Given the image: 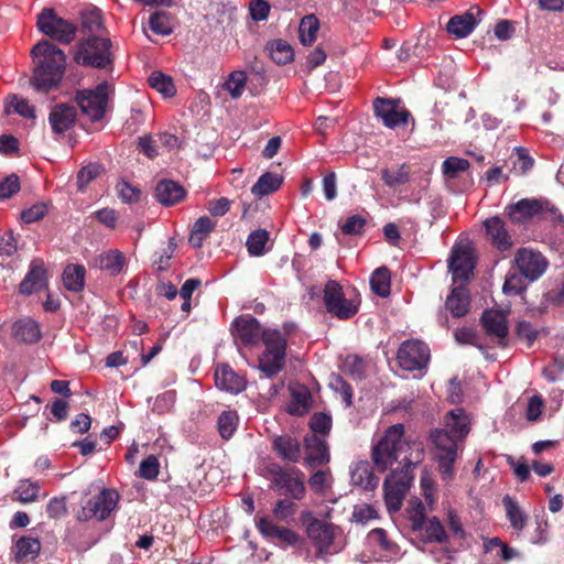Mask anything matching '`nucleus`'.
Here are the masks:
<instances>
[{
	"mask_svg": "<svg viewBox=\"0 0 564 564\" xmlns=\"http://www.w3.org/2000/svg\"><path fill=\"white\" fill-rule=\"evenodd\" d=\"M507 518L514 530L521 531L527 524V516L519 507L518 502L511 497L506 496L502 499Z\"/></svg>",
	"mask_w": 564,
	"mask_h": 564,
	"instance_id": "nucleus-38",
	"label": "nucleus"
},
{
	"mask_svg": "<svg viewBox=\"0 0 564 564\" xmlns=\"http://www.w3.org/2000/svg\"><path fill=\"white\" fill-rule=\"evenodd\" d=\"M36 66L32 77V86L39 93H47L61 82L66 56L64 52L47 41L39 42L32 48Z\"/></svg>",
	"mask_w": 564,
	"mask_h": 564,
	"instance_id": "nucleus-3",
	"label": "nucleus"
},
{
	"mask_svg": "<svg viewBox=\"0 0 564 564\" xmlns=\"http://www.w3.org/2000/svg\"><path fill=\"white\" fill-rule=\"evenodd\" d=\"M247 74L243 70L231 72L227 79L223 84L224 90H226L232 99H238L242 96L246 90Z\"/></svg>",
	"mask_w": 564,
	"mask_h": 564,
	"instance_id": "nucleus-39",
	"label": "nucleus"
},
{
	"mask_svg": "<svg viewBox=\"0 0 564 564\" xmlns=\"http://www.w3.org/2000/svg\"><path fill=\"white\" fill-rule=\"evenodd\" d=\"M7 111L17 112L24 118H35L34 107L31 106L28 100L17 96L12 97L10 100L9 105L7 106Z\"/></svg>",
	"mask_w": 564,
	"mask_h": 564,
	"instance_id": "nucleus-54",
	"label": "nucleus"
},
{
	"mask_svg": "<svg viewBox=\"0 0 564 564\" xmlns=\"http://www.w3.org/2000/svg\"><path fill=\"white\" fill-rule=\"evenodd\" d=\"M291 400L288 410L291 414L303 415L311 406V393L305 386L291 383L289 386Z\"/></svg>",
	"mask_w": 564,
	"mask_h": 564,
	"instance_id": "nucleus-26",
	"label": "nucleus"
},
{
	"mask_svg": "<svg viewBox=\"0 0 564 564\" xmlns=\"http://www.w3.org/2000/svg\"><path fill=\"white\" fill-rule=\"evenodd\" d=\"M332 426V419L325 413H315L310 421L311 434L324 436Z\"/></svg>",
	"mask_w": 564,
	"mask_h": 564,
	"instance_id": "nucleus-55",
	"label": "nucleus"
},
{
	"mask_svg": "<svg viewBox=\"0 0 564 564\" xmlns=\"http://www.w3.org/2000/svg\"><path fill=\"white\" fill-rule=\"evenodd\" d=\"M272 447L279 458L289 463H297L301 459V445L297 438L284 434L274 437Z\"/></svg>",
	"mask_w": 564,
	"mask_h": 564,
	"instance_id": "nucleus-22",
	"label": "nucleus"
},
{
	"mask_svg": "<svg viewBox=\"0 0 564 564\" xmlns=\"http://www.w3.org/2000/svg\"><path fill=\"white\" fill-rule=\"evenodd\" d=\"M110 46L111 43L108 39L89 37L78 44L74 59L85 66L106 67L111 63Z\"/></svg>",
	"mask_w": 564,
	"mask_h": 564,
	"instance_id": "nucleus-6",
	"label": "nucleus"
},
{
	"mask_svg": "<svg viewBox=\"0 0 564 564\" xmlns=\"http://www.w3.org/2000/svg\"><path fill=\"white\" fill-rule=\"evenodd\" d=\"M271 58L279 65H285L293 59L292 46L283 40H276L268 45Z\"/></svg>",
	"mask_w": 564,
	"mask_h": 564,
	"instance_id": "nucleus-41",
	"label": "nucleus"
},
{
	"mask_svg": "<svg viewBox=\"0 0 564 564\" xmlns=\"http://www.w3.org/2000/svg\"><path fill=\"white\" fill-rule=\"evenodd\" d=\"M478 23L479 20L475 18L471 11H469L465 14L453 17L448 21L446 29L448 33L454 35L455 37L464 39L474 31Z\"/></svg>",
	"mask_w": 564,
	"mask_h": 564,
	"instance_id": "nucleus-28",
	"label": "nucleus"
},
{
	"mask_svg": "<svg viewBox=\"0 0 564 564\" xmlns=\"http://www.w3.org/2000/svg\"><path fill=\"white\" fill-rule=\"evenodd\" d=\"M100 173V167L97 164H89L84 166L77 175V183L79 188L86 187Z\"/></svg>",
	"mask_w": 564,
	"mask_h": 564,
	"instance_id": "nucleus-63",
	"label": "nucleus"
},
{
	"mask_svg": "<svg viewBox=\"0 0 564 564\" xmlns=\"http://www.w3.org/2000/svg\"><path fill=\"white\" fill-rule=\"evenodd\" d=\"M111 93V85L108 82H102L93 89L78 91L76 101L84 115L93 121H98L105 116Z\"/></svg>",
	"mask_w": 564,
	"mask_h": 564,
	"instance_id": "nucleus-7",
	"label": "nucleus"
},
{
	"mask_svg": "<svg viewBox=\"0 0 564 564\" xmlns=\"http://www.w3.org/2000/svg\"><path fill=\"white\" fill-rule=\"evenodd\" d=\"M310 487L317 492H323L332 485V475L327 470L316 471L308 480Z\"/></svg>",
	"mask_w": 564,
	"mask_h": 564,
	"instance_id": "nucleus-58",
	"label": "nucleus"
},
{
	"mask_svg": "<svg viewBox=\"0 0 564 564\" xmlns=\"http://www.w3.org/2000/svg\"><path fill=\"white\" fill-rule=\"evenodd\" d=\"M469 167V162L465 159L451 156L443 162V174L448 178H456L459 173Z\"/></svg>",
	"mask_w": 564,
	"mask_h": 564,
	"instance_id": "nucleus-50",
	"label": "nucleus"
},
{
	"mask_svg": "<svg viewBox=\"0 0 564 564\" xmlns=\"http://www.w3.org/2000/svg\"><path fill=\"white\" fill-rule=\"evenodd\" d=\"M370 285L373 293L381 297H386L390 294V273L386 268L377 269L371 278Z\"/></svg>",
	"mask_w": 564,
	"mask_h": 564,
	"instance_id": "nucleus-43",
	"label": "nucleus"
},
{
	"mask_svg": "<svg viewBox=\"0 0 564 564\" xmlns=\"http://www.w3.org/2000/svg\"><path fill=\"white\" fill-rule=\"evenodd\" d=\"M305 464L314 467L329 462V453L325 437L316 434H307L304 437Z\"/></svg>",
	"mask_w": 564,
	"mask_h": 564,
	"instance_id": "nucleus-19",
	"label": "nucleus"
},
{
	"mask_svg": "<svg viewBox=\"0 0 564 564\" xmlns=\"http://www.w3.org/2000/svg\"><path fill=\"white\" fill-rule=\"evenodd\" d=\"M424 455L423 443L405 435L403 424L389 426L372 447V460L381 471L395 462L403 464L402 468L414 467L423 460Z\"/></svg>",
	"mask_w": 564,
	"mask_h": 564,
	"instance_id": "nucleus-2",
	"label": "nucleus"
},
{
	"mask_svg": "<svg viewBox=\"0 0 564 564\" xmlns=\"http://www.w3.org/2000/svg\"><path fill=\"white\" fill-rule=\"evenodd\" d=\"M516 262L521 274L530 281L539 279L547 268V261L542 253L528 249L518 251Z\"/></svg>",
	"mask_w": 564,
	"mask_h": 564,
	"instance_id": "nucleus-16",
	"label": "nucleus"
},
{
	"mask_svg": "<svg viewBox=\"0 0 564 564\" xmlns=\"http://www.w3.org/2000/svg\"><path fill=\"white\" fill-rule=\"evenodd\" d=\"M430 361V348L420 340H406L398 350V362L406 371L422 370Z\"/></svg>",
	"mask_w": 564,
	"mask_h": 564,
	"instance_id": "nucleus-13",
	"label": "nucleus"
},
{
	"mask_svg": "<svg viewBox=\"0 0 564 564\" xmlns=\"http://www.w3.org/2000/svg\"><path fill=\"white\" fill-rule=\"evenodd\" d=\"M319 30V22L313 14L306 15L301 20L299 26V37L303 45H311Z\"/></svg>",
	"mask_w": 564,
	"mask_h": 564,
	"instance_id": "nucleus-40",
	"label": "nucleus"
},
{
	"mask_svg": "<svg viewBox=\"0 0 564 564\" xmlns=\"http://www.w3.org/2000/svg\"><path fill=\"white\" fill-rule=\"evenodd\" d=\"M273 516L279 521H288L294 516L296 511V505L289 499L279 500L273 508Z\"/></svg>",
	"mask_w": 564,
	"mask_h": 564,
	"instance_id": "nucleus-56",
	"label": "nucleus"
},
{
	"mask_svg": "<svg viewBox=\"0 0 564 564\" xmlns=\"http://www.w3.org/2000/svg\"><path fill=\"white\" fill-rule=\"evenodd\" d=\"M469 306V297L464 285L457 284V286L453 288L451 294L446 301V307L451 311L453 316L460 317L464 316Z\"/></svg>",
	"mask_w": 564,
	"mask_h": 564,
	"instance_id": "nucleus-32",
	"label": "nucleus"
},
{
	"mask_svg": "<svg viewBox=\"0 0 564 564\" xmlns=\"http://www.w3.org/2000/svg\"><path fill=\"white\" fill-rule=\"evenodd\" d=\"M12 333L15 339L24 343H35L41 337L37 323L33 319H20L12 326Z\"/></svg>",
	"mask_w": 564,
	"mask_h": 564,
	"instance_id": "nucleus-33",
	"label": "nucleus"
},
{
	"mask_svg": "<svg viewBox=\"0 0 564 564\" xmlns=\"http://www.w3.org/2000/svg\"><path fill=\"white\" fill-rule=\"evenodd\" d=\"M516 160L513 161V170L517 174L523 175L533 166V160L523 148L514 149Z\"/></svg>",
	"mask_w": 564,
	"mask_h": 564,
	"instance_id": "nucleus-53",
	"label": "nucleus"
},
{
	"mask_svg": "<svg viewBox=\"0 0 564 564\" xmlns=\"http://www.w3.org/2000/svg\"><path fill=\"white\" fill-rule=\"evenodd\" d=\"M413 481L411 468L393 470L384 480V500L390 512L400 510L406 491Z\"/></svg>",
	"mask_w": 564,
	"mask_h": 564,
	"instance_id": "nucleus-11",
	"label": "nucleus"
},
{
	"mask_svg": "<svg viewBox=\"0 0 564 564\" xmlns=\"http://www.w3.org/2000/svg\"><path fill=\"white\" fill-rule=\"evenodd\" d=\"M482 327L486 333L496 338L498 343L508 335V325L506 321V313L501 311L488 310L484 312L481 317Z\"/></svg>",
	"mask_w": 564,
	"mask_h": 564,
	"instance_id": "nucleus-21",
	"label": "nucleus"
},
{
	"mask_svg": "<svg viewBox=\"0 0 564 564\" xmlns=\"http://www.w3.org/2000/svg\"><path fill=\"white\" fill-rule=\"evenodd\" d=\"M475 267L473 248L468 241H460L452 249L448 258V270L452 274L454 284H466L471 275Z\"/></svg>",
	"mask_w": 564,
	"mask_h": 564,
	"instance_id": "nucleus-10",
	"label": "nucleus"
},
{
	"mask_svg": "<svg viewBox=\"0 0 564 564\" xmlns=\"http://www.w3.org/2000/svg\"><path fill=\"white\" fill-rule=\"evenodd\" d=\"M406 514L412 530L422 531L426 520L423 503L416 499L411 500L406 508Z\"/></svg>",
	"mask_w": 564,
	"mask_h": 564,
	"instance_id": "nucleus-46",
	"label": "nucleus"
},
{
	"mask_svg": "<svg viewBox=\"0 0 564 564\" xmlns=\"http://www.w3.org/2000/svg\"><path fill=\"white\" fill-rule=\"evenodd\" d=\"M41 32L61 43H70L76 34V26L70 22L58 18L52 9H44L37 19Z\"/></svg>",
	"mask_w": 564,
	"mask_h": 564,
	"instance_id": "nucleus-12",
	"label": "nucleus"
},
{
	"mask_svg": "<svg viewBox=\"0 0 564 564\" xmlns=\"http://www.w3.org/2000/svg\"><path fill=\"white\" fill-rule=\"evenodd\" d=\"M350 480L354 486L366 490H372L378 485V479L373 476L369 464L366 462H359L351 467Z\"/></svg>",
	"mask_w": 564,
	"mask_h": 564,
	"instance_id": "nucleus-31",
	"label": "nucleus"
},
{
	"mask_svg": "<svg viewBox=\"0 0 564 564\" xmlns=\"http://www.w3.org/2000/svg\"><path fill=\"white\" fill-rule=\"evenodd\" d=\"M485 227L492 243L501 251L508 250L511 245V238L505 228L502 220L498 217L489 218L485 221Z\"/></svg>",
	"mask_w": 564,
	"mask_h": 564,
	"instance_id": "nucleus-30",
	"label": "nucleus"
},
{
	"mask_svg": "<svg viewBox=\"0 0 564 564\" xmlns=\"http://www.w3.org/2000/svg\"><path fill=\"white\" fill-rule=\"evenodd\" d=\"M419 532L424 534L427 541L442 542L446 536L443 525L435 517L426 519L423 530Z\"/></svg>",
	"mask_w": 564,
	"mask_h": 564,
	"instance_id": "nucleus-49",
	"label": "nucleus"
},
{
	"mask_svg": "<svg viewBox=\"0 0 564 564\" xmlns=\"http://www.w3.org/2000/svg\"><path fill=\"white\" fill-rule=\"evenodd\" d=\"M262 339L265 349L259 356L258 367L267 377H272L283 368L286 340L282 334L275 329L263 332Z\"/></svg>",
	"mask_w": 564,
	"mask_h": 564,
	"instance_id": "nucleus-5",
	"label": "nucleus"
},
{
	"mask_svg": "<svg viewBox=\"0 0 564 564\" xmlns=\"http://www.w3.org/2000/svg\"><path fill=\"white\" fill-rule=\"evenodd\" d=\"M507 209L509 217L514 223H523L533 216H541L554 223L562 219L557 209L547 200L542 199L524 198L510 205Z\"/></svg>",
	"mask_w": 564,
	"mask_h": 564,
	"instance_id": "nucleus-9",
	"label": "nucleus"
},
{
	"mask_svg": "<svg viewBox=\"0 0 564 564\" xmlns=\"http://www.w3.org/2000/svg\"><path fill=\"white\" fill-rule=\"evenodd\" d=\"M444 425V429L432 431L430 440L440 475L447 481L455 475L454 464L462 451L460 443L470 432V417L464 409L457 408L446 414Z\"/></svg>",
	"mask_w": 564,
	"mask_h": 564,
	"instance_id": "nucleus-1",
	"label": "nucleus"
},
{
	"mask_svg": "<svg viewBox=\"0 0 564 564\" xmlns=\"http://www.w3.org/2000/svg\"><path fill=\"white\" fill-rule=\"evenodd\" d=\"M376 115L383 121L384 126L395 128L405 124L409 112L400 107L399 101L378 98L375 104Z\"/></svg>",
	"mask_w": 564,
	"mask_h": 564,
	"instance_id": "nucleus-18",
	"label": "nucleus"
},
{
	"mask_svg": "<svg viewBox=\"0 0 564 564\" xmlns=\"http://www.w3.org/2000/svg\"><path fill=\"white\" fill-rule=\"evenodd\" d=\"M324 304L334 316L347 319L354 316L359 307L357 295H347L336 281H328L324 288Z\"/></svg>",
	"mask_w": 564,
	"mask_h": 564,
	"instance_id": "nucleus-8",
	"label": "nucleus"
},
{
	"mask_svg": "<svg viewBox=\"0 0 564 564\" xmlns=\"http://www.w3.org/2000/svg\"><path fill=\"white\" fill-rule=\"evenodd\" d=\"M259 532L267 539L279 541V545L283 549L294 546L301 542V536L293 530L276 525L268 517H261L257 521Z\"/></svg>",
	"mask_w": 564,
	"mask_h": 564,
	"instance_id": "nucleus-15",
	"label": "nucleus"
},
{
	"mask_svg": "<svg viewBox=\"0 0 564 564\" xmlns=\"http://www.w3.org/2000/svg\"><path fill=\"white\" fill-rule=\"evenodd\" d=\"M95 263L101 270L107 271L110 275H118L126 267V257L121 251L117 249H110L100 253L95 259Z\"/></svg>",
	"mask_w": 564,
	"mask_h": 564,
	"instance_id": "nucleus-29",
	"label": "nucleus"
},
{
	"mask_svg": "<svg viewBox=\"0 0 564 564\" xmlns=\"http://www.w3.org/2000/svg\"><path fill=\"white\" fill-rule=\"evenodd\" d=\"M300 522L304 528L307 539L316 549V556L327 558L343 550L340 542L341 530L339 527L316 518L312 511L304 510Z\"/></svg>",
	"mask_w": 564,
	"mask_h": 564,
	"instance_id": "nucleus-4",
	"label": "nucleus"
},
{
	"mask_svg": "<svg viewBox=\"0 0 564 564\" xmlns=\"http://www.w3.org/2000/svg\"><path fill=\"white\" fill-rule=\"evenodd\" d=\"M269 241V232L264 229H258L252 231L247 239L248 252L253 257L264 254L265 245Z\"/></svg>",
	"mask_w": 564,
	"mask_h": 564,
	"instance_id": "nucleus-44",
	"label": "nucleus"
},
{
	"mask_svg": "<svg viewBox=\"0 0 564 564\" xmlns=\"http://www.w3.org/2000/svg\"><path fill=\"white\" fill-rule=\"evenodd\" d=\"M76 120V109L72 106L59 104L56 105L48 117V121L53 132L62 134L67 131Z\"/></svg>",
	"mask_w": 564,
	"mask_h": 564,
	"instance_id": "nucleus-23",
	"label": "nucleus"
},
{
	"mask_svg": "<svg viewBox=\"0 0 564 564\" xmlns=\"http://www.w3.org/2000/svg\"><path fill=\"white\" fill-rule=\"evenodd\" d=\"M64 285L70 291H79L84 286L85 269L78 264L67 265L63 273Z\"/></svg>",
	"mask_w": 564,
	"mask_h": 564,
	"instance_id": "nucleus-42",
	"label": "nucleus"
},
{
	"mask_svg": "<svg viewBox=\"0 0 564 564\" xmlns=\"http://www.w3.org/2000/svg\"><path fill=\"white\" fill-rule=\"evenodd\" d=\"M150 29L160 35H167L172 32L170 18L166 13L155 12L150 17Z\"/></svg>",
	"mask_w": 564,
	"mask_h": 564,
	"instance_id": "nucleus-51",
	"label": "nucleus"
},
{
	"mask_svg": "<svg viewBox=\"0 0 564 564\" xmlns=\"http://www.w3.org/2000/svg\"><path fill=\"white\" fill-rule=\"evenodd\" d=\"M159 459L154 455H149L147 458H144L139 467V476L141 478L153 480L159 475Z\"/></svg>",
	"mask_w": 564,
	"mask_h": 564,
	"instance_id": "nucleus-52",
	"label": "nucleus"
},
{
	"mask_svg": "<svg viewBox=\"0 0 564 564\" xmlns=\"http://www.w3.org/2000/svg\"><path fill=\"white\" fill-rule=\"evenodd\" d=\"M118 501V494L112 489H104L94 500H89L83 507V517L105 520L115 509Z\"/></svg>",
	"mask_w": 564,
	"mask_h": 564,
	"instance_id": "nucleus-17",
	"label": "nucleus"
},
{
	"mask_svg": "<svg viewBox=\"0 0 564 564\" xmlns=\"http://www.w3.org/2000/svg\"><path fill=\"white\" fill-rule=\"evenodd\" d=\"M20 189L19 177L14 174L0 182V199H8Z\"/></svg>",
	"mask_w": 564,
	"mask_h": 564,
	"instance_id": "nucleus-60",
	"label": "nucleus"
},
{
	"mask_svg": "<svg viewBox=\"0 0 564 564\" xmlns=\"http://www.w3.org/2000/svg\"><path fill=\"white\" fill-rule=\"evenodd\" d=\"M281 184L282 178L278 174L267 172L262 174L256 184L251 187V193L256 197L261 198L278 191Z\"/></svg>",
	"mask_w": 564,
	"mask_h": 564,
	"instance_id": "nucleus-35",
	"label": "nucleus"
},
{
	"mask_svg": "<svg viewBox=\"0 0 564 564\" xmlns=\"http://www.w3.org/2000/svg\"><path fill=\"white\" fill-rule=\"evenodd\" d=\"M46 286V271L44 264L40 260L31 263L30 271L20 283V292L23 294H32Z\"/></svg>",
	"mask_w": 564,
	"mask_h": 564,
	"instance_id": "nucleus-24",
	"label": "nucleus"
},
{
	"mask_svg": "<svg viewBox=\"0 0 564 564\" xmlns=\"http://www.w3.org/2000/svg\"><path fill=\"white\" fill-rule=\"evenodd\" d=\"M368 541L371 545L379 546L382 550L394 553L395 545L388 540L386 531L382 529H375L368 534Z\"/></svg>",
	"mask_w": 564,
	"mask_h": 564,
	"instance_id": "nucleus-57",
	"label": "nucleus"
},
{
	"mask_svg": "<svg viewBox=\"0 0 564 564\" xmlns=\"http://www.w3.org/2000/svg\"><path fill=\"white\" fill-rule=\"evenodd\" d=\"M272 487L281 494L301 500L305 495L304 474L296 468H278L272 471Z\"/></svg>",
	"mask_w": 564,
	"mask_h": 564,
	"instance_id": "nucleus-14",
	"label": "nucleus"
},
{
	"mask_svg": "<svg viewBox=\"0 0 564 564\" xmlns=\"http://www.w3.org/2000/svg\"><path fill=\"white\" fill-rule=\"evenodd\" d=\"M381 177L384 184L389 187H395L409 182L410 176L405 165H401L397 170L383 169Z\"/></svg>",
	"mask_w": 564,
	"mask_h": 564,
	"instance_id": "nucleus-47",
	"label": "nucleus"
},
{
	"mask_svg": "<svg viewBox=\"0 0 564 564\" xmlns=\"http://www.w3.org/2000/svg\"><path fill=\"white\" fill-rule=\"evenodd\" d=\"M117 192L119 197L124 203L137 202L140 197V191L135 186L124 181H121L117 184Z\"/></svg>",
	"mask_w": 564,
	"mask_h": 564,
	"instance_id": "nucleus-61",
	"label": "nucleus"
},
{
	"mask_svg": "<svg viewBox=\"0 0 564 564\" xmlns=\"http://www.w3.org/2000/svg\"><path fill=\"white\" fill-rule=\"evenodd\" d=\"M366 220L358 215L350 216L341 225V231L346 235H358L362 231Z\"/></svg>",
	"mask_w": 564,
	"mask_h": 564,
	"instance_id": "nucleus-64",
	"label": "nucleus"
},
{
	"mask_svg": "<svg viewBox=\"0 0 564 564\" xmlns=\"http://www.w3.org/2000/svg\"><path fill=\"white\" fill-rule=\"evenodd\" d=\"M238 416L232 411H224L218 417V430L223 438H230L236 431Z\"/></svg>",
	"mask_w": 564,
	"mask_h": 564,
	"instance_id": "nucleus-48",
	"label": "nucleus"
},
{
	"mask_svg": "<svg viewBox=\"0 0 564 564\" xmlns=\"http://www.w3.org/2000/svg\"><path fill=\"white\" fill-rule=\"evenodd\" d=\"M41 544L37 539L23 536L19 539L14 546V557L18 561L33 560L40 552Z\"/></svg>",
	"mask_w": 564,
	"mask_h": 564,
	"instance_id": "nucleus-36",
	"label": "nucleus"
},
{
	"mask_svg": "<svg viewBox=\"0 0 564 564\" xmlns=\"http://www.w3.org/2000/svg\"><path fill=\"white\" fill-rule=\"evenodd\" d=\"M232 327L235 337L246 345L256 343L260 335L263 334L258 321L250 316H241L237 318Z\"/></svg>",
	"mask_w": 564,
	"mask_h": 564,
	"instance_id": "nucleus-25",
	"label": "nucleus"
},
{
	"mask_svg": "<svg viewBox=\"0 0 564 564\" xmlns=\"http://www.w3.org/2000/svg\"><path fill=\"white\" fill-rule=\"evenodd\" d=\"M149 84L164 97H172L176 91L172 78L161 72H153L149 77Z\"/></svg>",
	"mask_w": 564,
	"mask_h": 564,
	"instance_id": "nucleus-45",
	"label": "nucleus"
},
{
	"mask_svg": "<svg viewBox=\"0 0 564 564\" xmlns=\"http://www.w3.org/2000/svg\"><path fill=\"white\" fill-rule=\"evenodd\" d=\"M525 285L523 280L518 274H510L506 278V281L502 286V291L506 295H517L520 294L524 290Z\"/></svg>",
	"mask_w": 564,
	"mask_h": 564,
	"instance_id": "nucleus-62",
	"label": "nucleus"
},
{
	"mask_svg": "<svg viewBox=\"0 0 564 564\" xmlns=\"http://www.w3.org/2000/svg\"><path fill=\"white\" fill-rule=\"evenodd\" d=\"M39 482L31 481L30 479H21L12 492V500L22 505L32 503L39 498Z\"/></svg>",
	"mask_w": 564,
	"mask_h": 564,
	"instance_id": "nucleus-34",
	"label": "nucleus"
},
{
	"mask_svg": "<svg viewBox=\"0 0 564 564\" xmlns=\"http://www.w3.org/2000/svg\"><path fill=\"white\" fill-rule=\"evenodd\" d=\"M420 485L426 502L432 505L434 502V479L432 473L426 468L422 470Z\"/></svg>",
	"mask_w": 564,
	"mask_h": 564,
	"instance_id": "nucleus-59",
	"label": "nucleus"
},
{
	"mask_svg": "<svg viewBox=\"0 0 564 564\" xmlns=\"http://www.w3.org/2000/svg\"><path fill=\"white\" fill-rule=\"evenodd\" d=\"M155 196L162 205L171 206L185 197V191L177 182L164 180L158 183Z\"/></svg>",
	"mask_w": 564,
	"mask_h": 564,
	"instance_id": "nucleus-27",
	"label": "nucleus"
},
{
	"mask_svg": "<svg viewBox=\"0 0 564 564\" xmlns=\"http://www.w3.org/2000/svg\"><path fill=\"white\" fill-rule=\"evenodd\" d=\"M216 223L207 217L198 218L192 229L189 242L195 248H200L206 237L214 230Z\"/></svg>",
	"mask_w": 564,
	"mask_h": 564,
	"instance_id": "nucleus-37",
	"label": "nucleus"
},
{
	"mask_svg": "<svg viewBox=\"0 0 564 564\" xmlns=\"http://www.w3.org/2000/svg\"><path fill=\"white\" fill-rule=\"evenodd\" d=\"M215 383L220 390L239 393L246 387L243 377L237 375L228 365H219L215 370Z\"/></svg>",
	"mask_w": 564,
	"mask_h": 564,
	"instance_id": "nucleus-20",
	"label": "nucleus"
}]
</instances>
